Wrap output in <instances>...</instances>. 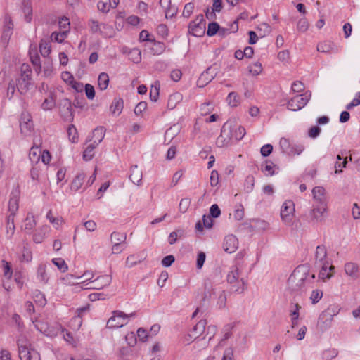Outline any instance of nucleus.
Instances as JSON below:
<instances>
[{"label": "nucleus", "instance_id": "obj_1", "mask_svg": "<svg viewBox=\"0 0 360 360\" xmlns=\"http://www.w3.org/2000/svg\"><path fill=\"white\" fill-rule=\"evenodd\" d=\"M315 278L310 275V268L307 264L298 266L288 280L287 290L292 296L302 295L306 290L307 285Z\"/></svg>", "mask_w": 360, "mask_h": 360}, {"label": "nucleus", "instance_id": "obj_2", "mask_svg": "<svg viewBox=\"0 0 360 360\" xmlns=\"http://www.w3.org/2000/svg\"><path fill=\"white\" fill-rule=\"evenodd\" d=\"M214 299L216 304L219 308H224L226 303V293L225 290L214 287L210 281H206L204 283V300Z\"/></svg>", "mask_w": 360, "mask_h": 360}, {"label": "nucleus", "instance_id": "obj_3", "mask_svg": "<svg viewBox=\"0 0 360 360\" xmlns=\"http://www.w3.org/2000/svg\"><path fill=\"white\" fill-rule=\"evenodd\" d=\"M32 71L27 64H22L20 68V74L15 80V86L20 94H27L32 86Z\"/></svg>", "mask_w": 360, "mask_h": 360}, {"label": "nucleus", "instance_id": "obj_4", "mask_svg": "<svg viewBox=\"0 0 360 360\" xmlns=\"http://www.w3.org/2000/svg\"><path fill=\"white\" fill-rule=\"evenodd\" d=\"M19 356L21 360H41L40 354L31 347V344L25 337L18 340Z\"/></svg>", "mask_w": 360, "mask_h": 360}, {"label": "nucleus", "instance_id": "obj_5", "mask_svg": "<svg viewBox=\"0 0 360 360\" xmlns=\"http://www.w3.org/2000/svg\"><path fill=\"white\" fill-rule=\"evenodd\" d=\"M136 315L135 312L127 314L121 311H114L112 316L107 321L106 326L110 329L122 328L128 323L130 318H134Z\"/></svg>", "mask_w": 360, "mask_h": 360}, {"label": "nucleus", "instance_id": "obj_6", "mask_svg": "<svg viewBox=\"0 0 360 360\" xmlns=\"http://www.w3.org/2000/svg\"><path fill=\"white\" fill-rule=\"evenodd\" d=\"M240 271L236 266H233L227 275V281L230 283L233 291L241 293L246 288V284L240 276Z\"/></svg>", "mask_w": 360, "mask_h": 360}, {"label": "nucleus", "instance_id": "obj_7", "mask_svg": "<svg viewBox=\"0 0 360 360\" xmlns=\"http://www.w3.org/2000/svg\"><path fill=\"white\" fill-rule=\"evenodd\" d=\"M88 25L91 33L98 34L103 37L110 38L113 37L115 34V30L111 25L105 23H101L96 20H89Z\"/></svg>", "mask_w": 360, "mask_h": 360}, {"label": "nucleus", "instance_id": "obj_8", "mask_svg": "<svg viewBox=\"0 0 360 360\" xmlns=\"http://www.w3.org/2000/svg\"><path fill=\"white\" fill-rule=\"evenodd\" d=\"M96 179V170L93 174L85 182V174L83 172L78 173L73 179L70 188L72 191H77L81 188L86 189L87 187L92 185Z\"/></svg>", "mask_w": 360, "mask_h": 360}, {"label": "nucleus", "instance_id": "obj_9", "mask_svg": "<svg viewBox=\"0 0 360 360\" xmlns=\"http://www.w3.org/2000/svg\"><path fill=\"white\" fill-rule=\"evenodd\" d=\"M206 320L202 319L199 321L192 330L184 337V342L189 345L201 336L205 335L204 333L206 330Z\"/></svg>", "mask_w": 360, "mask_h": 360}, {"label": "nucleus", "instance_id": "obj_10", "mask_svg": "<svg viewBox=\"0 0 360 360\" xmlns=\"http://www.w3.org/2000/svg\"><path fill=\"white\" fill-rule=\"evenodd\" d=\"M206 22L204 16L200 14L188 25V32L194 37H202L205 33Z\"/></svg>", "mask_w": 360, "mask_h": 360}, {"label": "nucleus", "instance_id": "obj_11", "mask_svg": "<svg viewBox=\"0 0 360 360\" xmlns=\"http://www.w3.org/2000/svg\"><path fill=\"white\" fill-rule=\"evenodd\" d=\"M311 98V93L305 92L292 98L287 104L289 110L297 111L304 108Z\"/></svg>", "mask_w": 360, "mask_h": 360}, {"label": "nucleus", "instance_id": "obj_12", "mask_svg": "<svg viewBox=\"0 0 360 360\" xmlns=\"http://www.w3.org/2000/svg\"><path fill=\"white\" fill-rule=\"evenodd\" d=\"M232 127L226 123L221 128L220 135L216 141V144L219 148L227 147L232 142Z\"/></svg>", "mask_w": 360, "mask_h": 360}, {"label": "nucleus", "instance_id": "obj_13", "mask_svg": "<svg viewBox=\"0 0 360 360\" xmlns=\"http://www.w3.org/2000/svg\"><path fill=\"white\" fill-rule=\"evenodd\" d=\"M295 204L292 200H286L281 209V217L285 224H290L295 216Z\"/></svg>", "mask_w": 360, "mask_h": 360}, {"label": "nucleus", "instance_id": "obj_14", "mask_svg": "<svg viewBox=\"0 0 360 360\" xmlns=\"http://www.w3.org/2000/svg\"><path fill=\"white\" fill-rule=\"evenodd\" d=\"M328 207L326 204H313V208L309 212L311 221L313 222H321L327 215Z\"/></svg>", "mask_w": 360, "mask_h": 360}, {"label": "nucleus", "instance_id": "obj_15", "mask_svg": "<svg viewBox=\"0 0 360 360\" xmlns=\"http://www.w3.org/2000/svg\"><path fill=\"white\" fill-rule=\"evenodd\" d=\"M333 312L332 309L328 308L320 314L317 324L321 330H325L330 326L334 316Z\"/></svg>", "mask_w": 360, "mask_h": 360}, {"label": "nucleus", "instance_id": "obj_16", "mask_svg": "<svg viewBox=\"0 0 360 360\" xmlns=\"http://www.w3.org/2000/svg\"><path fill=\"white\" fill-rule=\"evenodd\" d=\"M345 275L352 280H356L360 276V266L357 263L349 262L344 264Z\"/></svg>", "mask_w": 360, "mask_h": 360}, {"label": "nucleus", "instance_id": "obj_17", "mask_svg": "<svg viewBox=\"0 0 360 360\" xmlns=\"http://www.w3.org/2000/svg\"><path fill=\"white\" fill-rule=\"evenodd\" d=\"M112 282V277L110 275H103L98 276L96 279L91 281L89 284L88 288L100 290L108 286Z\"/></svg>", "mask_w": 360, "mask_h": 360}, {"label": "nucleus", "instance_id": "obj_18", "mask_svg": "<svg viewBox=\"0 0 360 360\" xmlns=\"http://www.w3.org/2000/svg\"><path fill=\"white\" fill-rule=\"evenodd\" d=\"M20 192L18 190L13 191L8 201V215L15 216L19 209Z\"/></svg>", "mask_w": 360, "mask_h": 360}, {"label": "nucleus", "instance_id": "obj_19", "mask_svg": "<svg viewBox=\"0 0 360 360\" xmlns=\"http://www.w3.org/2000/svg\"><path fill=\"white\" fill-rule=\"evenodd\" d=\"M314 204L327 205V196L325 188L322 186H316L312 189Z\"/></svg>", "mask_w": 360, "mask_h": 360}, {"label": "nucleus", "instance_id": "obj_20", "mask_svg": "<svg viewBox=\"0 0 360 360\" xmlns=\"http://www.w3.org/2000/svg\"><path fill=\"white\" fill-rule=\"evenodd\" d=\"M20 127L22 134L27 135L31 133L33 129V122L30 114H22Z\"/></svg>", "mask_w": 360, "mask_h": 360}, {"label": "nucleus", "instance_id": "obj_21", "mask_svg": "<svg viewBox=\"0 0 360 360\" xmlns=\"http://www.w3.org/2000/svg\"><path fill=\"white\" fill-rule=\"evenodd\" d=\"M324 263H331V262L327 257L326 247L324 245H318L315 252V264L317 266Z\"/></svg>", "mask_w": 360, "mask_h": 360}, {"label": "nucleus", "instance_id": "obj_22", "mask_svg": "<svg viewBox=\"0 0 360 360\" xmlns=\"http://www.w3.org/2000/svg\"><path fill=\"white\" fill-rule=\"evenodd\" d=\"M321 267L319 273V278L323 281L330 279L333 275L334 266L331 263H324L323 264L317 265Z\"/></svg>", "mask_w": 360, "mask_h": 360}, {"label": "nucleus", "instance_id": "obj_23", "mask_svg": "<svg viewBox=\"0 0 360 360\" xmlns=\"http://www.w3.org/2000/svg\"><path fill=\"white\" fill-rule=\"evenodd\" d=\"M238 248V240L233 235L227 236L224 242V250L228 253H233Z\"/></svg>", "mask_w": 360, "mask_h": 360}, {"label": "nucleus", "instance_id": "obj_24", "mask_svg": "<svg viewBox=\"0 0 360 360\" xmlns=\"http://www.w3.org/2000/svg\"><path fill=\"white\" fill-rule=\"evenodd\" d=\"M160 5L165 10L166 18H172L177 13L178 9L171 4V0H160Z\"/></svg>", "mask_w": 360, "mask_h": 360}, {"label": "nucleus", "instance_id": "obj_25", "mask_svg": "<svg viewBox=\"0 0 360 360\" xmlns=\"http://www.w3.org/2000/svg\"><path fill=\"white\" fill-rule=\"evenodd\" d=\"M37 278L43 284H46L49 282V274L46 264H41L37 267Z\"/></svg>", "mask_w": 360, "mask_h": 360}, {"label": "nucleus", "instance_id": "obj_26", "mask_svg": "<svg viewBox=\"0 0 360 360\" xmlns=\"http://www.w3.org/2000/svg\"><path fill=\"white\" fill-rule=\"evenodd\" d=\"M316 49L318 51L326 53L338 51L337 46L330 41L320 42L318 44Z\"/></svg>", "mask_w": 360, "mask_h": 360}, {"label": "nucleus", "instance_id": "obj_27", "mask_svg": "<svg viewBox=\"0 0 360 360\" xmlns=\"http://www.w3.org/2000/svg\"><path fill=\"white\" fill-rule=\"evenodd\" d=\"M37 225L36 219L32 213H28L27 217L23 221L22 229L27 233H30Z\"/></svg>", "mask_w": 360, "mask_h": 360}, {"label": "nucleus", "instance_id": "obj_28", "mask_svg": "<svg viewBox=\"0 0 360 360\" xmlns=\"http://www.w3.org/2000/svg\"><path fill=\"white\" fill-rule=\"evenodd\" d=\"M30 58L32 63L34 66L37 67L39 70L41 69L40 58L37 52V45L31 44L29 50Z\"/></svg>", "mask_w": 360, "mask_h": 360}, {"label": "nucleus", "instance_id": "obj_29", "mask_svg": "<svg viewBox=\"0 0 360 360\" xmlns=\"http://www.w3.org/2000/svg\"><path fill=\"white\" fill-rule=\"evenodd\" d=\"M129 178L134 184H139L142 180L141 170L137 166L132 167L131 168Z\"/></svg>", "mask_w": 360, "mask_h": 360}, {"label": "nucleus", "instance_id": "obj_30", "mask_svg": "<svg viewBox=\"0 0 360 360\" xmlns=\"http://www.w3.org/2000/svg\"><path fill=\"white\" fill-rule=\"evenodd\" d=\"M213 77L209 75V69H207L205 72H203L200 76L199 77L197 81V86L200 88H202L206 86L208 83H210Z\"/></svg>", "mask_w": 360, "mask_h": 360}, {"label": "nucleus", "instance_id": "obj_31", "mask_svg": "<svg viewBox=\"0 0 360 360\" xmlns=\"http://www.w3.org/2000/svg\"><path fill=\"white\" fill-rule=\"evenodd\" d=\"M226 102L230 107L235 108L240 103V98L237 93L232 91L229 94Z\"/></svg>", "mask_w": 360, "mask_h": 360}, {"label": "nucleus", "instance_id": "obj_32", "mask_svg": "<svg viewBox=\"0 0 360 360\" xmlns=\"http://www.w3.org/2000/svg\"><path fill=\"white\" fill-rule=\"evenodd\" d=\"M182 100V95L179 93H174L169 96L167 101V107L172 110L174 109L177 103H180Z\"/></svg>", "mask_w": 360, "mask_h": 360}, {"label": "nucleus", "instance_id": "obj_33", "mask_svg": "<svg viewBox=\"0 0 360 360\" xmlns=\"http://www.w3.org/2000/svg\"><path fill=\"white\" fill-rule=\"evenodd\" d=\"M61 115L67 121H72L73 120L72 108L70 103H68L63 106Z\"/></svg>", "mask_w": 360, "mask_h": 360}, {"label": "nucleus", "instance_id": "obj_34", "mask_svg": "<svg viewBox=\"0 0 360 360\" xmlns=\"http://www.w3.org/2000/svg\"><path fill=\"white\" fill-rule=\"evenodd\" d=\"M41 150L38 146H32L29 153V158L32 162L37 163L40 160Z\"/></svg>", "mask_w": 360, "mask_h": 360}, {"label": "nucleus", "instance_id": "obj_35", "mask_svg": "<svg viewBox=\"0 0 360 360\" xmlns=\"http://www.w3.org/2000/svg\"><path fill=\"white\" fill-rule=\"evenodd\" d=\"M109 84V76L105 72H101L98 75V86L101 91L105 90Z\"/></svg>", "mask_w": 360, "mask_h": 360}, {"label": "nucleus", "instance_id": "obj_36", "mask_svg": "<svg viewBox=\"0 0 360 360\" xmlns=\"http://www.w3.org/2000/svg\"><path fill=\"white\" fill-rule=\"evenodd\" d=\"M46 218L56 229H58L63 222V218L60 217H54L51 210H49L47 212Z\"/></svg>", "mask_w": 360, "mask_h": 360}, {"label": "nucleus", "instance_id": "obj_37", "mask_svg": "<svg viewBox=\"0 0 360 360\" xmlns=\"http://www.w3.org/2000/svg\"><path fill=\"white\" fill-rule=\"evenodd\" d=\"M214 108V104L212 101H207L201 104L200 107V113L202 116H206L211 113Z\"/></svg>", "mask_w": 360, "mask_h": 360}, {"label": "nucleus", "instance_id": "obj_38", "mask_svg": "<svg viewBox=\"0 0 360 360\" xmlns=\"http://www.w3.org/2000/svg\"><path fill=\"white\" fill-rule=\"evenodd\" d=\"M145 257H140L136 255H130L127 257L126 259V265L129 268H131L138 264H140L143 260H144Z\"/></svg>", "mask_w": 360, "mask_h": 360}, {"label": "nucleus", "instance_id": "obj_39", "mask_svg": "<svg viewBox=\"0 0 360 360\" xmlns=\"http://www.w3.org/2000/svg\"><path fill=\"white\" fill-rule=\"evenodd\" d=\"M262 70H263L262 65L258 61L255 62L248 66V72H249L250 75H251L252 76L259 75V74L262 73Z\"/></svg>", "mask_w": 360, "mask_h": 360}, {"label": "nucleus", "instance_id": "obj_40", "mask_svg": "<svg viewBox=\"0 0 360 360\" xmlns=\"http://www.w3.org/2000/svg\"><path fill=\"white\" fill-rule=\"evenodd\" d=\"M279 145L283 152L285 153L288 154L295 152L289 139L286 138H281L279 142Z\"/></svg>", "mask_w": 360, "mask_h": 360}, {"label": "nucleus", "instance_id": "obj_41", "mask_svg": "<svg viewBox=\"0 0 360 360\" xmlns=\"http://www.w3.org/2000/svg\"><path fill=\"white\" fill-rule=\"evenodd\" d=\"M246 134L245 129L242 126H238L236 129L232 128V139L236 141L241 140Z\"/></svg>", "mask_w": 360, "mask_h": 360}, {"label": "nucleus", "instance_id": "obj_42", "mask_svg": "<svg viewBox=\"0 0 360 360\" xmlns=\"http://www.w3.org/2000/svg\"><path fill=\"white\" fill-rule=\"evenodd\" d=\"M160 86V82L158 81H156L153 85H151L150 89V98L152 101L155 102L158 99Z\"/></svg>", "mask_w": 360, "mask_h": 360}, {"label": "nucleus", "instance_id": "obj_43", "mask_svg": "<svg viewBox=\"0 0 360 360\" xmlns=\"http://www.w3.org/2000/svg\"><path fill=\"white\" fill-rule=\"evenodd\" d=\"M277 169H278V167L275 164L266 161L262 171L266 176H273L276 174Z\"/></svg>", "mask_w": 360, "mask_h": 360}, {"label": "nucleus", "instance_id": "obj_44", "mask_svg": "<svg viewBox=\"0 0 360 360\" xmlns=\"http://www.w3.org/2000/svg\"><path fill=\"white\" fill-rule=\"evenodd\" d=\"M105 136V131L103 127H98L93 131L94 143L98 145L102 141Z\"/></svg>", "mask_w": 360, "mask_h": 360}, {"label": "nucleus", "instance_id": "obj_45", "mask_svg": "<svg viewBox=\"0 0 360 360\" xmlns=\"http://www.w3.org/2000/svg\"><path fill=\"white\" fill-rule=\"evenodd\" d=\"M110 112L114 115H120L123 109V101L115 100L110 106Z\"/></svg>", "mask_w": 360, "mask_h": 360}, {"label": "nucleus", "instance_id": "obj_46", "mask_svg": "<svg viewBox=\"0 0 360 360\" xmlns=\"http://www.w3.org/2000/svg\"><path fill=\"white\" fill-rule=\"evenodd\" d=\"M126 235L119 232H113L111 234V242L112 244H124L126 240Z\"/></svg>", "mask_w": 360, "mask_h": 360}, {"label": "nucleus", "instance_id": "obj_47", "mask_svg": "<svg viewBox=\"0 0 360 360\" xmlns=\"http://www.w3.org/2000/svg\"><path fill=\"white\" fill-rule=\"evenodd\" d=\"M96 144L94 143H91L89 144L86 148V149L84 150V153H83V159L85 160V161H89V160H91L94 155V148H96Z\"/></svg>", "mask_w": 360, "mask_h": 360}, {"label": "nucleus", "instance_id": "obj_48", "mask_svg": "<svg viewBox=\"0 0 360 360\" xmlns=\"http://www.w3.org/2000/svg\"><path fill=\"white\" fill-rule=\"evenodd\" d=\"M216 331H217V328L214 326H209L207 328V333L202 338V340H203L207 339V341L205 343L204 347H206L208 342H210L212 340V338L214 336Z\"/></svg>", "mask_w": 360, "mask_h": 360}, {"label": "nucleus", "instance_id": "obj_49", "mask_svg": "<svg viewBox=\"0 0 360 360\" xmlns=\"http://www.w3.org/2000/svg\"><path fill=\"white\" fill-rule=\"evenodd\" d=\"M52 262L63 273L67 271L68 269V264L62 258H53L52 259Z\"/></svg>", "mask_w": 360, "mask_h": 360}, {"label": "nucleus", "instance_id": "obj_50", "mask_svg": "<svg viewBox=\"0 0 360 360\" xmlns=\"http://www.w3.org/2000/svg\"><path fill=\"white\" fill-rule=\"evenodd\" d=\"M39 51L42 56H49L51 53V46L49 43L46 41L41 40L39 44Z\"/></svg>", "mask_w": 360, "mask_h": 360}, {"label": "nucleus", "instance_id": "obj_51", "mask_svg": "<svg viewBox=\"0 0 360 360\" xmlns=\"http://www.w3.org/2000/svg\"><path fill=\"white\" fill-rule=\"evenodd\" d=\"M14 218L15 217L12 215H8L6 217V230L7 234L10 236H13L15 232V224H14Z\"/></svg>", "mask_w": 360, "mask_h": 360}, {"label": "nucleus", "instance_id": "obj_52", "mask_svg": "<svg viewBox=\"0 0 360 360\" xmlns=\"http://www.w3.org/2000/svg\"><path fill=\"white\" fill-rule=\"evenodd\" d=\"M68 134L69 139L72 143H77L78 141V133L74 125H70L68 127Z\"/></svg>", "mask_w": 360, "mask_h": 360}, {"label": "nucleus", "instance_id": "obj_53", "mask_svg": "<svg viewBox=\"0 0 360 360\" xmlns=\"http://www.w3.org/2000/svg\"><path fill=\"white\" fill-rule=\"evenodd\" d=\"M67 32L60 31L57 32H54L51 34V38L53 41H55L58 43H62L64 41L65 38L67 37Z\"/></svg>", "mask_w": 360, "mask_h": 360}, {"label": "nucleus", "instance_id": "obj_54", "mask_svg": "<svg viewBox=\"0 0 360 360\" xmlns=\"http://www.w3.org/2000/svg\"><path fill=\"white\" fill-rule=\"evenodd\" d=\"M60 31L68 33L70 30V22L68 18H62L58 22Z\"/></svg>", "mask_w": 360, "mask_h": 360}, {"label": "nucleus", "instance_id": "obj_55", "mask_svg": "<svg viewBox=\"0 0 360 360\" xmlns=\"http://www.w3.org/2000/svg\"><path fill=\"white\" fill-rule=\"evenodd\" d=\"M55 106V101L53 98L50 96L45 98L41 104V108L44 110H50Z\"/></svg>", "mask_w": 360, "mask_h": 360}, {"label": "nucleus", "instance_id": "obj_56", "mask_svg": "<svg viewBox=\"0 0 360 360\" xmlns=\"http://www.w3.org/2000/svg\"><path fill=\"white\" fill-rule=\"evenodd\" d=\"M323 297V291L319 289L314 290L310 295V300L312 304H316Z\"/></svg>", "mask_w": 360, "mask_h": 360}, {"label": "nucleus", "instance_id": "obj_57", "mask_svg": "<svg viewBox=\"0 0 360 360\" xmlns=\"http://www.w3.org/2000/svg\"><path fill=\"white\" fill-rule=\"evenodd\" d=\"M32 259V254L30 249L24 247L22 251V255L20 260L22 262H29Z\"/></svg>", "mask_w": 360, "mask_h": 360}, {"label": "nucleus", "instance_id": "obj_58", "mask_svg": "<svg viewBox=\"0 0 360 360\" xmlns=\"http://www.w3.org/2000/svg\"><path fill=\"white\" fill-rule=\"evenodd\" d=\"M111 5H112L111 1L106 2V1H100L97 4V8L101 12L106 13L110 11V8H111Z\"/></svg>", "mask_w": 360, "mask_h": 360}, {"label": "nucleus", "instance_id": "obj_59", "mask_svg": "<svg viewBox=\"0 0 360 360\" xmlns=\"http://www.w3.org/2000/svg\"><path fill=\"white\" fill-rule=\"evenodd\" d=\"M2 265L4 269V275L6 278L10 279L13 275V271L11 269L10 264L6 260H2Z\"/></svg>", "mask_w": 360, "mask_h": 360}, {"label": "nucleus", "instance_id": "obj_60", "mask_svg": "<svg viewBox=\"0 0 360 360\" xmlns=\"http://www.w3.org/2000/svg\"><path fill=\"white\" fill-rule=\"evenodd\" d=\"M219 30V25L217 22L208 24L207 34L210 37L214 35Z\"/></svg>", "mask_w": 360, "mask_h": 360}, {"label": "nucleus", "instance_id": "obj_61", "mask_svg": "<svg viewBox=\"0 0 360 360\" xmlns=\"http://www.w3.org/2000/svg\"><path fill=\"white\" fill-rule=\"evenodd\" d=\"M193 10L194 4L191 2L188 3L185 5L184 8L182 15L186 18H188L193 13Z\"/></svg>", "mask_w": 360, "mask_h": 360}, {"label": "nucleus", "instance_id": "obj_62", "mask_svg": "<svg viewBox=\"0 0 360 360\" xmlns=\"http://www.w3.org/2000/svg\"><path fill=\"white\" fill-rule=\"evenodd\" d=\"M152 51L154 52V54L160 55L161 54L165 49V46L162 42H156L153 43V46L151 48Z\"/></svg>", "mask_w": 360, "mask_h": 360}, {"label": "nucleus", "instance_id": "obj_63", "mask_svg": "<svg viewBox=\"0 0 360 360\" xmlns=\"http://www.w3.org/2000/svg\"><path fill=\"white\" fill-rule=\"evenodd\" d=\"M190 204H191V200L188 199V198H183L181 200L180 202H179V211L181 212V213H185L189 206H190Z\"/></svg>", "mask_w": 360, "mask_h": 360}, {"label": "nucleus", "instance_id": "obj_64", "mask_svg": "<svg viewBox=\"0 0 360 360\" xmlns=\"http://www.w3.org/2000/svg\"><path fill=\"white\" fill-rule=\"evenodd\" d=\"M360 105V92H357L355 95V97L352 99V101L348 103L346 106L347 110H351L352 108L358 106Z\"/></svg>", "mask_w": 360, "mask_h": 360}]
</instances>
